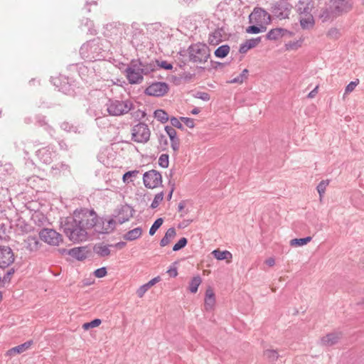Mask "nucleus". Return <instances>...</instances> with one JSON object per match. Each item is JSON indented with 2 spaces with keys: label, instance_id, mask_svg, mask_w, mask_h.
I'll return each instance as SVG.
<instances>
[{
  "label": "nucleus",
  "instance_id": "f257e3e1",
  "mask_svg": "<svg viewBox=\"0 0 364 364\" xmlns=\"http://www.w3.org/2000/svg\"><path fill=\"white\" fill-rule=\"evenodd\" d=\"M86 208L75 210L73 215L61 220V228L68 239L73 242L86 241L88 237L87 230H90Z\"/></svg>",
  "mask_w": 364,
  "mask_h": 364
},
{
  "label": "nucleus",
  "instance_id": "f03ea898",
  "mask_svg": "<svg viewBox=\"0 0 364 364\" xmlns=\"http://www.w3.org/2000/svg\"><path fill=\"white\" fill-rule=\"evenodd\" d=\"M109 48L108 41L96 38L81 46L80 55L82 58L89 62L102 60L107 56Z\"/></svg>",
  "mask_w": 364,
  "mask_h": 364
},
{
  "label": "nucleus",
  "instance_id": "7ed1b4c3",
  "mask_svg": "<svg viewBox=\"0 0 364 364\" xmlns=\"http://www.w3.org/2000/svg\"><path fill=\"white\" fill-rule=\"evenodd\" d=\"M87 218L91 219L88 225L90 229L98 234H110L114 232L117 225V220L113 218H105L98 217L94 210L86 209Z\"/></svg>",
  "mask_w": 364,
  "mask_h": 364
},
{
  "label": "nucleus",
  "instance_id": "20e7f679",
  "mask_svg": "<svg viewBox=\"0 0 364 364\" xmlns=\"http://www.w3.org/2000/svg\"><path fill=\"white\" fill-rule=\"evenodd\" d=\"M155 65H144L138 60H132L125 70L127 78L130 84H139L143 80V75H148L154 70Z\"/></svg>",
  "mask_w": 364,
  "mask_h": 364
},
{
  "label": "nucleus",
  "instance_id": "39448f33",
  "mask_svg": "<svg viewBox=\"0 0 364 364\" xmlns=\"http://www.w3.org/2000/svg\"><path fill=\"white\" fill-rule=\"evenodd\" d=\"M188 53L190 61L194 63H205L210 56L208 46L201 43L191 45L188 48Z\"/></svg>",
  "mask_w": 364,
  "mask_h": 364
},
{
  "label": "nucleus",
  "instance_id": "423d86ee",
  "mask_svg": "<svg viewBox=\"0 0 364 364\" xmlns=\"http://www.w3.org/2000/svg\"><path fill=\"white\" fill-rule=\"evenodd\" d=\"M109 115L121 116L128 113L133 109V103L130 100H118L109 99L106 104Z\"/></svg>",
  "mask_w": 364,
  "mask_h": 364
},
{
  "label": "nucleus",
  "instance_id": "0eeeda50",
  "mask_svg": "<svg viewBox=\"0 0 364 364\" xmlns=\"http://www.w3.org/2000/svg\"><path fill=\"white\" fill-rule=\"evenodd\" d=\"M150 135V129L145 123L139 122L132 127V139L135 142L145 144L149 140Z\"/></svg>",
  "mask_w": 364,
  "mask_h": 364
},
{
  "label": "nucleus",
  "instance_id": "6e6552de",
  "mask_svg": "<svg viewBox=\"0 0 364 364\" xmlns=\"http://www.w3.org/2000/svg\"><path fill=\"white\" fill-rule=\"evenodd\" d=\"M143 181L146 188H155L161 184L162 176L158 171L152 169L144 173Z\"/></svg>",
  "mask_w": 364,
  "mask_h": 364
},
{
  "label": "nucleus",
  "instance_id": "1a4fd4ad",
  "mask_svg": "<svg viewBox=\"0 0 364 364\" xmlns=\"http://www.w3.org/2000/svg\"><path fill=\"white\" fill-rule=\"evenodd\" d=\"M40 238L50 245H58L63 241L62 235L53 229L44 228L39 232Z\"/></svg>",
  "mask_w": 364,
  "mask_h": 364
},
{
  "label": "nucleus",
  "instance_id": "9d476101",
  "mask_svg": "<svg viewBox=\"0 0 364 364\" xmlns=\"http://www.w3.org/2000/svg\"><path fill=\"white\" fill-rule=\"evenodd\" d=\"M250 22L258 26H264L269 23L270 15L262 8H255L249 16Z\"/></svg>",
  "mask_w": 364,
  "mask_h": 364
},
{
  "label": "nucleus",
  "instance_id": "9b49d317",
  "mask_svg": "<svg viewBox=\"0 0 364 364\" xmlns=\"http://www.w3.org/2000/svg\"><path fill=\"white\" fill-rule=\"evenodd\" d=\"M168 91V85L166 82H154L147 87L145 93L150 96L161 97Z\"/></svg>",
  "mask_w": 364,
  "mask_h": 364
},
{
  "label": "nucleus",
  "instance_id": "f8f14e48",
  "mask_svg": "<svg viewBox=\"0 0 364 364\" xmlns=\"http://www.w3.org/2000/svg\"><path fill=\"white\" fill-rule=\"evenodd\" d=\"M14 254L9 247H0V268L8 267L14 262Z\"/></svg>",
  "mask_w": 364,
  "mask_h": 364
},
{
  "label": "nucleus",
  "instance_id": "ddd939ff",
  "mask_svg": "<svg viewBox=\"0 0 364 364\" xmlns=\"http://www.w3.org/2000/svg\"><path fill=\"white\" fill-rule=\"evenodd\" d=\"M330 2L338 16L348 12L353 6L351 0H331Z\"/></svg>",
  "mask_w": 364,
  "mask_h": 364
},
{
  "label": "nucleus",
  "instance_id": "4468645a",
  "mask_svg": "<svg viewBox=\"0 0 364 364\" xmlns=\"http://www.w3.org/2000/svg\"><path fill=\"white\" fill-rule=\"evenodd\" d=\"M291 6L288 3H277L272 7V13L279 19H285L289 17Z\"/></svg>",
  "mask_w": 364,
  "mask_h": 364
},
{
  "label": "nucleus",
  "instance_id": "2eb2a0df",
  "mask_svg": "<svg viewBox=\"0 0 364 364\" xmlns=\"http://www.w3.org/2000/svg\"><path fill=\"white\" fill-rule=\"evenodd\" d=\"M133 208L129 205H124L119 210L118 215L116 216L117 224H122L128 221L133 216Z\"/></svg>",
  "mask_w": 364,
  "mask_h": 364
},
{
  "label": "nucleus",
  "instance_id": "dca6fc26",
  "mask_svg": "<svg viewBox=\"0 0 364 364\" xmlns=\"http://www.w3.org/2000/svg\"><path fill=\"white\" fill-rule=\"evenodd\" d=\"M36 156L43 164H50L53 161V152L46 146L38 149Z\"/></svg>",
  "mask_w": 364,
  "mask_h": 364
},
{
  "label": "nucleus",
  "instance_id": "f3484780",
  "mask_svg": "<svg viewBox=\"0 0 364 364\" xmlns=\"http://www.w3.org/2000/svg\"><path fill=\"white\" fill-rule=\"evenodd\" d=\"M342 335L341 332H332L322 337L321 342L326 346H331L337 343L341 339Z\"/></svg>",
  "mask_w": 364,
  "mask_h": 364
},
{
  "label": "nucleus",
  "instance_id": "a211bd4d",
  "mask_svg": "<svg viewBox=\"0 0 364 364\" xmlns=\"http://www.w3.org/2000/svg\"><path fill=\"white\" fill-rule=\"evenodd\" d=\"M312 8L310 0H299L296 4V10L300 16L311 14Z\"/></svg>",
  "mask_w": 364,
  "mask_h": 364
},
{
  "label": "nucleus",
  "instance_id": "6ab92c4d",
  "mask_svg": "<svg viewBox=\"0 0 364 364\" xmlns=\"http://www.w3.org/2000/svg\"><path fill=\"white\" fill-rule=\"evenodd\" d=\"M338 16L336 12L334 11L333 7L331 2L326 6L320 14V18L323 21H331Z\"/></svg>",
  "mask_w": 364,
  "mask_h": 364
},
{
  "label": "nucleus",
  "instance_id": "aec40b11",
  "mask_svg": "<svg viewBox=\"0 0 364 364\" xmlns=\"http://www.w3.org/2000/svg\"><path fill=\"white\" fill-rule=\"evenodd\" d=\"M68 255L77 260H83L87 257L86 247H74L68 251Z\"/></svg>",
  "mask_w": 364,
  "mask_h": 364
},
{
  "label": "nucleus",
  "instance_id": "412c9836",
  "mask_svg": "<svg viewBox=\"0 0 364 364\" xmlns=\"http://www.w3.org/2000/svg\"><path fill=\"white\" fill-rule=\"evenodd\" d=\"M113 246L112 245H105L104 243L100 242L95 245L93 247L94 252L100 257H108L110 255L109 247Z\"/></svg>",
  "mask_w": 364,
  "mask_h": 364
},
{
  "label": "nucleus",
  "instance_id": "4be33fe9",
  "mask_svg": "<svg viewBox=\"0 0 364 364\" xmlns=\"http://www.w3.org/2000/svg\"><path fill=\"white\" fill-rule=\"evenodd\" d=\"M300 25L303 29H310L314 26V19L311 14L302 15L300 16Z\"/></svg>",
  "mask_w": 364,
  "mask_h": 364
},
{
  "label": "nucleus",
  "instance_id": "5701e85b",
  "mask_svg": "<svg viewBox=\"0 0 364 364\" xmlns=\"http://www.w3.org/2000/svg\"><path fill=\"white\" fill-rule=\"evenodd\" d=\"M212 255L218 260L226 259L227 263H230L232 258V253L228 250H215L212 252Z\"/></svg>",
  "mask_w": 364,
  "mask_h": 364
},
{
  "label": "nucleus",
  "instance_id": "b1692460",
  "mask_svg": "<svg viewBox=\"0 0 364 364\" xmlns=\"http://www.w3.org/2000/svg\"><path fill=\"white\" fill-rule=\"evenodd\" d=\"M32 343V341H28L25 342L24 343L14 347L8 350L7 354L9 355H13L14 354L22 353L31 347Z\"/></svg>",
  "mask_w": 364,
  "mask_h": 364
},
{
  "label": "nucleus",
  "instance_id": "393cba45",
  "mask_svg": "<svg viewBox=\"0 0 364 364\" xmlns=\"http://www.w3.org/2000/svg\"><path fill=\"white\" fill-rule=\"evenodd\" d=\"M26 247L31 252L37 251L40 247V242L36 237L29 236L25 240Z\"/></svg>",
  "mask_w": 364,
  "mask_h": 364
},
{
  "label": "nucleus",
  "instance_id": "a878e982",
  "mask_svg": "<svg viewBox=\"0 0 364 364\" xmlns=\"http://www.w3.org/2000/svg\"><path fill=\"white\" fill-rule=\"evenodd\" d=\"M80 28L82 31H85L87 34H97V31L94 28V23L89 18H85L82 20Z\"/></svg>",
  "mask_w": 364,
  "mask_h": 364
},
{
  "label": "nucleus",
  "instance_id": "bb28decb",
  "mask_svg": "<svg viewBox=\"0 0 364 364\" xmlns=\"http://www.w3.org/2000/svg\"><path fill=\"white\" fill-rule=\"evenodd\" d=\"M215 303V294L211 289H208L205 291V307L206 310H210Z\"/></svg>",
  "mask_w": 364,
  "mask_h": 364
},
{
  "label": "nucleus",
  "instance_id": "cd10ccee",
  "mask_svg": "<svg viewBox=\"0 0 364 364\" xmlns=\"http://www.w3.org/2000/svg\"><path fill=\"white\" fill-rule=\"evenodd\" d=\"M176 235V232L174 228H170L167 230L165 233V235L162 237L160 241V245L161 247H165L168 244H169L171 238H173Z\"/></svg>",
  "mask_w": 364,
  "mask_h": 364
},
{
  "label": "nucleus",
  "instance_id": "c85d7f7f",
  "mask_svg": "<svg viewBox=\"0 0 364 364\" xmlns=\"http://www.w3.org/2000/svg\"><path fill=\"white\" fill-rule=\"evenodd\" d=\"M142 233V229L139 227L134 228L128 231L124 235V238L128 241H132L139 238Z\"/></svg>",
  "mask_w": 364,
  "mask_h": 364
},
{
  "label": "nucleus",
  "instance_id": "c756f323",
  "mask_svg": "<svg viewBox=\"0 0 364 364\" xmlns=\"http://www.w3.org/2000/svg\"><path fill=\"white\" fill-rule=\"evenodd\" d=\"M286 30L282 28H274L270 30L267 34V38L271 41H275L282 37Z\"/></svg>",
  "mask_w": 364,
  "mask_h": 364
},
{
  "label": "nucleus",
  "instance_id": "7c9ffc66",
  "mask_svg": "<svg viewBox=\"0 0 364 364\" xmlns=\"http://www.w3.org/2000/svg\"><path fill=\"white\" fill-rule=\"evenodd\" d=\"M230 48L228 45H222L215 50L214 54L217 58H223L228 55L230 52Z\"/></svg>",
  "mask_w": 364,
  "mask_h": 364
},
{
  "label": "nucleus",
  "instance_id": "2f4dec72",
  "mask_svg": "<svg viewBox=\"0 0 364 364\" xmlns=\"http://www.w3.org/2000/svg\"><path fill=\"white\" fill-rule=\"evenodd\" d=\"M52 170L53 174H59L60 173H65L70 171V167L68 164L60 163L53 166Z\"/></svg>",
  "mask_w": 364,
  "mask_h": 364
},
{
  "label": "nucleus",
  "instance_id": "473e14b6",
  "mask_svg": "<svg viewBox=\"0 0 364 364\" xmlns=\"http://www.w3.org/2000/svg\"><path fill=\"white\" fill-rule=\"evenodd\" d=\"M200 276L194 277L189 283V290L191 293H196L199 285L201 284Z\"/></svg>",
  "mask_w": 364,
  "mask_h": 364
},
{
  "label": "nucleus",
  "instance_id": "72a5a7b5",
  "mask_svg": "<svg viewBox=\"0 0 364 364\" xmlns=\"http://www.w3.org/2000/svg\"><path fill=\"white\" fill-rule=\"evenodd\" d=\"M139 173V171L137 170L127 171L123 175L122 181L125 183H129L133 181L132 178H136Z\"/></svg>",
  "mask_w": 364,
  "mask_h": 364
},
{
  "label": "nucleus",
  "instance_id": "f704fd0d",
  "mask_svg": "<svg viewBox=\"0 0 364 364\" xmlns=\"http://www.w3.org/2000/svg\"><path fill=\"white\" fill-rule=\"evenodd\" d=\"M311 237H306L304 238H295L290 240V245L291 246H303L306 245L311 240Z\"/></svg>",
  "mask_w": 364,
  "mask_h": 364
},
{
  "label": "nucleus",
  "instance_id": "c9c22d12",
  "mask_svg": "<svg viewBox=\"0 0 364 364\" xmlns=\"http://www.w3.org/2000/svg\"><path fill=\"white\" fill-rule=\"evenodd\" d=\"M109 31H112V33L115 35H119L121 37L125 31L124 25L120 23H115L114 25L111 24L109 26Z\"/></svg>",
  "mask_w": 364,
  "mask_h": 364
},
{
  "label": "nucleus",
  "instance_id": "e433bc0d",
  "mask_svg": "<svg viewBox=\"0 0 364 364\" xmlns=\"http://www.w3.org/2000/svg\"><path fill=\"white\" fill-rule=\"evenodd\" d=\"M154 117L161 123H165L168 120V114L162 109L156 110L154 112Z\"/></svg>",
  "mask_w": 364,
  "mask_h": 364
},
{
  "label": "nucleus",
  "instance_id": "4c0bfd02",
  "mask_svg": "<svg viewBox=\"0 0 364 364\" xmlns=\"http://www.w3.org/2000/svg\"><path fill=\"white\" fill-rule=\"evenodd\" d=\"M222 35L219 30H216L209 35L208 41L211 44H217L221 41Z\"/></svg>",
  "mask_w": 364,
  "mask_h": 364
},
{
  "label": "nucleus",
  "instance_id": "58836bf2",
  "mask_svg": "<svg viewBox=\"0 0 364 364\" xmlns=\"http://www.w3.org/2000/svg\"><path fill=\"white\" fill-rule=\"evenodd\" d=\"M328 183H329L328 180H323L317 186L316 189L319 194L320 200H321L323 195L324 194V193L326 191V188L328 186Z\"/></svg>",
  "mask_w": 364,
  "mask_h": 364
},
{
  "label": "nucleus",
  "instance_id": "ea45409f",
  "mask_svg": "<svg viewBox=\"0 0 364 364\" xmlns=\"http://www.w3.org/2000/svg\"><path fill=\"white\" fill-rule=\"evenodd\" d=\"M14 171L13 165L10 163H6L1 166L0 173L2 174L11 175Z\"/></svg>",
  "mask_w": 364,
  "mask_h": 364
},
{
  "label": "nucleus",
  "instance_id": "a19ab883",
  "mask_svg": "<svg viewBox=\"0 0 364 364\" xmlns=\"http://www.w3.org/2000/svg\"><path fill=\"white\" fill-rule=\"evenodd\" d=\"M265 30H266V27L262 25V26H258V25L257 26L252 25V26H249L246 29V31L248 33L257 34L260 32H263Z\"/></svg>",
  "mask_w": 364,
  "mask_h": 364
},
{
  "label": "nucleus",
  "instance_id": "79ce46f5",
  "mask_svg": "<svg viewBox=\"0 0 364 364\" xmlns=\"http://www.w3.org/2000/svg\"><path fill=\"white\" fill-rule=\"evenodd\" d=\"M164 223V220L161 218H159L156 219L153 225H151V228L149 229V235H154L156 230L162 225Z\"/></svg>",
  "mask_w": 364,
  "mask_h": 364
},
{
  "label": "nucleus",
  "instance_id": "37998d69",
  "mask_svg": "<svg viewBox=\"0 0 364 364\" xmlns=\"http://www.w3.org/2000/svg\"><path fill=\"white\" fill-rule=\"evenodd\" d=\"M101 323H102V321L100 319L95 318L90 322L85 323L82 325V328L84 330L87 331V330H89L90 328H92L100 326L101 324Z\"/></svg>",
  "mask_w": 364,
  "mask_h": 364
},
{
  "label": "nucleus",
  "instance_id": "c03bdc74",
  "mask_svg": "<svg viewBox=\"0 0 364 364\" xmlns=\"http://www.w3.org/2000/svg\"><path fill=\"white\" fill-rule=\"evenodd\" d=\"M264 355L270 361H274L279 357L278 353L274 350H266L264 352Z\"/></svg>",
  "mask_w": 364,
  "mask_h": 364
},
{
  "label": "nucleus",
  "instance_id": "a18cd8bd",
  "mask_svg": "<svg viewBox=\"0 0 364 364\" xmlns=\"http://www.w3.org/2000/svg\"><path fill=\"white\" fill-rule=\"evenodd\" d=\"M164 198V193L160 192L155 195L154 198L151 204V208H156L159 206V203L163 200Z\"/></svg>",
  "mask_w": 364,
  "mask_h": 364
},
{
  "label": "nucleus",
  "instance_id": "49530a36",
  "mask_svg": "<svg viewBox=\"0 0 364 364\" xmlns=\"http://www.w3.org/2000/svg\"><path fill=\"white\" fill-rule=\"evenodd\" d=\"M168 164V155L166 154H161L159 159V165L162 168H167Z\"/></svg>",
  "mask_w": 364,
  "mask_h": 364
},
{
  "label": "nucleus",
  "instance_id": "de8ad7c7",
  "mask_svg": "<svg viewBox=\"0 0 364 364\" xmlns=\"http://www.w3.org/2000/svg\"><path fill=\"white\" fill-rule=\"evenodd\" d=\"M187 243H188L187 239L186 237H182L178 241L177 243H176L173 245V250L175 252L178 251V250H181L182 248H183L184 247H186Z\"/></svg>",
  "mask_w": 364,
  "mask_h": 364
},
{
  "label": "nucleus",
  "instance_id": "09e8293b",
  "mask_svg": "<svg viewBox=\"0 0 364 364\" xmlns=\"http://www.w3.org/2000/svg\"><path fill=\"white\" fill-rule=\"evenodd\" d=\"M170 141H171V149H173V151L175 153H177L178 151L179 150V147H180V139L177 136L175 138L170 139Z\"/></svg>",
  "mask_w": 364,
  "mask_h": 364
},
{
  "label": "nucleus",
  "instance_id": "8fccbe9b",
  "mask_svg": "<svg viewBox=\"0 0 364 364\" xmlns=\"http://www.w3.org/2000/svg\"><path fill=\"white\" fill-rule=\"evenodd\" d=\"M359 84V80L356 79L355 81L350 82L345 89V95H347L351 92H353L355 87Z\"/></svg>",
  "mask_w": 364,
  "mask_h": 364
},
{
  "label": "nucleus",
  "instance_id": "3c124183",
  "mask_svg": "<svg viewBox=\"0 0 364 364\" xmlns=\"http://www.w3.org/2000/svg\"><path fill=\"white\" fill-rule=\"evenodd\" d=\"M327 36L331 38H338L340 36L339 30L336 28H331L328 30Z\"/></svg>",
  "mask_w": 364,
  "mask_h": 364
},
{
  "label": "nucleus",
  "instance_id": "603ef678",
  "mask_svg": "<svg viewBox=\"0 0 364 364\" xmlns=\"http://www.w3.org/2000/svg\"><path fill=\"white\" fill-rule=\"evenodd\" d=\"M37 124L41 127H45L47 131L51 129L50 127L47 124V122L45 120V117L38 116L37 117Z\"/></svg>",
  "mask_w": 364,
  "mask_h": 364
},
{
  "label": "nucleus",
  "instance_id": "864d4df0",
  "mask_svg": "<svg viewBox=\"0 0 364 364\" xmlns=\"http://www.w3.org/2000/svg\"><path fill=\"white\" fill-rule=\"evenodd\" d=\"M260 41H261V38L258 37L256 38H252V39L247 40L246 41V43L248 45L249 48L251 49V48L257 46L259 43Z\"/></svg>",
  "mask_w": 364,
  "mask_h": 364
},
{
  "label": "nucleus",
  "instance_id": "5fc2aeb1",
  "mask_svg": "<svg viewBox=\"0 0 364 364\" xmlns=\"http://www.w3.org/2000/svg\"><path fill=\"white\" fill-rule=\"evenodd\" d=\"M107 273L106 267H101L95 271L94 275L97 278H102L106 276Z\"/></svg>",
  "mask_w": 364,
  "mask_h": 364
},
{
  "label": "nucleus",
  "instance_id": "6e6d98bb",
  "mask_svg": "<svg viewBox=\"0 0 364 364\" xmlns=\"http://www.w3.org/2000/svg\"><path fill=\"white\" fill-rule=\"evenodd\" d=\"M165 131L167 133L168 136H169V139L177 137L176 131L174 129L173 127L166 126L165 127Z\"/></svg>",
  "mask_w": 364,
  "mask_h": 364
},
{
  "label": "nucleus",
  "instance_id": "4d7b16f0",
  "mask_svg": "<svg viewBox=\"0 0 364 364\" xmlns=\"http://www.w3.org/2000/svg\"><path fill=\"white\" fill-rule=\"evenodd\" d=\"M149 289L148 286L145 284L142 286H141L136 291L137 296L139 298H142L145 293Z\"/></svg>",
  "mask_w": 364,
  "mask_h": 364
},
{
  "label": "nucleus",
  "instance_id": "13d9d810",
  "mask_svg": "<svg viewBox=\"0 0 364 364\" xmlns=\"http://www.w3.org/2000/svg\"><path fill=\"white\" fill-rule=\"evenodd\" d=\"M170 122H171V127H176L178 129H183V127L181 124V122H180V120L176 117H171L170 119Z\"/></svg>",
  "mask_w": 364,
  "mask_h": 364
},
{
  "label": "nucleus",
  "instance_id": "bf43d9fd",
  "mask_svg": "<svg viewBox=\"0 0 364 364\" xmlns=\"http://www.w3.org/2000/svg\"><path fill=\"white\" fill-rule=\"evenodd\" d=\"M181 120L189 128H193L195 126L194 121L191 118L181 117Z\"/></svg>",
  "mask_w": 364,
  "mask_h": 364
},
{
  "label": "nucleus",
  "instance_id": "052dcab7",
  "mask_svg": "<svg viewBox=\"0 0 364 364\" xmlns=\"http://www.w3.org/2000/svg\"><path fill=\"white\" fill-rule=\"evenodd\" d=\"M196 97L203 100L208 101L210 100V95L208 93L205 92H199L196 94Z\"/></svg>",
  "mask_w": 364,
  "mask_h": 364
},
{
  "label": "nucleus",
  "instance_id": "680f3d73",
  "mask_svg": "<svg viewBox=\"0 0 364 364\" xmlns=\"http://www.w3.org/2000/svg\"><path fill=\"white\" fill-rule=\"evenodd\" d=\"M245 80V78H244L240 74L237 76L236 77L232 78L229 81L230 83L234 84V83H238L241 84Z\"/></svg>",
  "mask_w": 364,
  "mask_h": 364
},
{
  "label": "nucleus",
  "instance_id": "e2e57ef3",
  "mask_svg": "<svg viewBox=\"0 0 364 364\" xmlns=\"http://www.w3.org/2000/svg\"><path fill=\"white\" fill-rule=\"evenodd\" d=\"M61 128L63 129L64 130H66L68 132H71L72 131V129H73V131L75 132H76V128L75 127H73V126H70L68 123L67 122H63L62 124H61Z\"/></svg>",
  "mask_w": 364,
  "mask_h": 364
},
{
  "label": "nucleus",
  "instance_id": "0e129e2a",
  "mask_svg": "<svg viewBox=\"0 0 364 364\" xmlns=\"http://www.w3.org/2000/svg\"><path fill=\"white\" fill-rule=\"evenodd\" d=\"M159 66L165 70H171L173 68V65L167 61H161Z\"/></svg>",
  "mask_w": 364,
  "mask_h": 364
},
{
  "label": "nucleus",
  "instance_id": "69168bd1",
  "mask_svg": "<svg viewBox=\"0 0 364 364\" xmlns=\"http://www.w3.org/2000/svg\"><path fill=\"white\" fill-rule=\"evenodd\" d=\"M299 46H300L298 44V42H289L286 44V47H287V50L296 49Z\"/></svg>",
  "mask_w": 364,
  "mask_h": 364
},
{
  "label": "nucleus",
  "instance_id": "338daca9",
  "mask_svg": "<svg viewBox=\"0 0 364 364\" xmlns=\"http://www.w3.org/2000/svg\"><path fill=\"white\" fill-rule=\"evenodd\" d=\"M160 281V277H156L151 279L149 282H147L146 284L148 286V287L150 289L152 286H154L155 284L159 282Z\"/></svg>",
  "mask_w": 364,
  "mask_h": 364
},
{
  "label": "nucleus",
  "instance_id": "774afa93",
  "mask_svg": "<svg viewBox=\"0 0 364 364\" xmlns=\"http://www.w3.org/2000/svg\"><path fill=\"white\" fill-rule=\"evenodd\" d=\"M250 48H249L248 45L246 43V42L243 44H242L240 47L239 51L241 53H245L247 52Z\"/></svg>",
  "mask_w": 364,
  "mask_h": 364
}]
</instances>
